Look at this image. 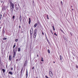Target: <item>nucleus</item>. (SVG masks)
<instances>
[{
  "mask_svg": "<svg viewBox=\"0 0 78 78\" xmlns=\"http://www.w3.org/2000/svg\"><path fill=\"white\" fill-rule=\"evenodd\" d=\"M9 59L10 61L11 60V55L9 56Z\"/></svg>",
  "mask_w": 78,
  "mask_h": 78,
  "instance_id": "10",
  "label": "nucleus"
},
{
  "mask_svg": "<svg viewBox=\"0 0 78 78\" xmlns=\"http://www.w3.org/2000/svg\"><path fill=\"white\" fill-rule=\"evenodd\" d=\"M47 19H49V18H48V17H47Z\"/></svg>",
  "mask_w": 78,
  "mask_h": 78,
  "instance_id": "39",
  "label": "nucleus"
},
{
  "mask_svg": "<svg viewBox=\"0 0 78 78\" xmlns=\"http://www.w3.org/2000/svg\"><path fill=\"white\" fill-rule=\"evenodd\" d=\"M14 4L12 3L10 4V11L11 12H12L13 10H14Z\"/></svg>",
  "mask_w": 78,
  "mask_h": 78,
  "instance_id": "1",
  "label": "nucleus"
},
{
  "mask_svg": "<svg viewBox=\"0 0 78 78\" xmlns=\"http://www.w3.org/2000/svg\"><path fill=\"white\" fill-rule=\"evenodd\" d=\"M51 33H52V34H53V32H52V31L51 30Z\"/></svg>",
  "mask_w": 78,
  "mask_h": 78,
  "instance_id": "36",
  "label": "nucleus"
},
{
  "mask_svg": "<svg viewBox=\"0 0 78 78\" xmlns=\"http://www.w3.org/2000/svg\"><path fill=\"white\" fill-rule=\"evenodd\" d=\"M33 29L31 28V30H30V34H33Z\"/></svg>",
  "mask_w": 78,
  "mask_h": 78,
  "instance_id": "3",
  "label": "nucleus"
},
{
  "mask_svg": "<svg viewBox=\"0 0 78 78\" xmlns=\"http://www.w3.org/2000/svg\"><path fill=\"white\" fill-rule=\"evenodd\" d=\"M49 74L50 76H53V74H52V72H51L49 71Z\"/></svg>",
  "mask_w": 78,
  "mask_h": 78,
  "instance_id": "4",
  "label": "nucleus"
},
{
  "mask_svg": "<svg viewBox=\"0 0 78 78\" xmlns=\"http://www.w3.org/2000/svg\"><path fill=\"white\" fill-rule=\"evenodd\" d=\"M6 39H7V38H5V37H4V38H3V40H6Z\"/></svg>",
  "mask_w": 78,
  "mask_h": 78,
  "instance_id": "19",
  "label": "nucleus"
},
{
  "mask_svg": "<svg viewBox=\"0 0 78 78\" xmlns=\"http://www.w3.org/2000/svg\"><path fill=\"white\" fill-rule=\"evenodd\" d=\"M2 9H6V6H4L3 7Z\"/></svg>",
  "mask_w": 78,
  "mask_h": 78,
  "instance_id": "15",
  "label": "nucleus"
},
{
  "mask_svg": "<svg viewBox=\"0 0 78 78\" xmlns=\"http://www.w3.org/2000/svg\"><path fill=\"white\" fill-rule=\"evenodd\" d=\"M53 63H55V62H53Z\"/></svg>",
  "mask_w": 78,
  "mask_h": 78,
  "instance_id": "41",
  "label": "nucleus"
},
{
  "mask_svg": "<svg viewBox=\"0 0 78 78\" xmlns=\"http://www.w3.org/2000/svg\"><path fill=\"white\" fill-rule=\"evenodd\" d=\"M11 70H13V68H11Z\"/></svg>",
  "mask_w": 78,
  "mask_h": 78,
  "instance_id": "31",
  "label": "nucleus"
},
{
  "mask_svg": "<svg viewBox=\"0 0 78 78\" xmlns=\"http://www.w3.org/2000/svg\"><path fill=\"white\" fill-rule=\"evenodd\" d=\"M26 76V78L28 77V71L27 70Z\"/></svg>",
  "mask_w": 78,
  "mask_h": 78,
  "instance_id": "6",
  "label": "nucleus"
},
{
  "mask_svg": "<svg viewBox=\"0 0 78 78\" xmlns=\"http://www.w3.org/2000/svg\"><path fill=\"white\" fill-rule=\"evenodd\" d=\"M76 68H78V66L77 65H76Z\"/></svg>",
  "mask_w": 78,
  "mask_h": 78,
  "instance_id": "29",
  "label": "nucleus"
},
{
  "mask_svg": "<svg viewBox=\"0 0 78 78\" xmlns=\"http://www.w3.org/2000/svg\"><path fill=\"white\" fill-rule=\"evenodd\" d=\"M60 30V31H61L62 32V33H64V32L63 31V30H62L61 29V30Z\"/></svg>",
  "mask_w": 78,
  "mask_h": 78,
  "instance_id": "24",
  "label": "nucleus"
},
{
  "mask_svg": "<svg viewBox=\"0 0 78 78\" xmlns=\"http://www.w3.org/2000/svg\"><path fill=\"white\" fill-rule=\"evenodd\" d=\"M13 57H14V56H16V51H14V53H13Z\"/></svg>",
  "mask_w": 78,
  "mask_h": 78,
  "instance_id": "12",
  "label": "nucleus"
},
{
  "mask_svg": "<svg viewBox=\"0 0 78 78\" xmlns=\"http://www.w3.org/2000/svg\"><path fill=\"white\" fill-rule=\"evenodd\" d=\"M37 23H35V24L34 25V28H36V26H37Z\"/></svg>",
  "mask_w": 78,
  "mask_h": 78,
  "instance_id": "9",
  "label": "nucleus"
},
{
  "mask_svg": "<svg viewBox=\"0 0 78 78\" xmlns=\"http://www.w3.org/2000/svg\"><path fill=\"white\" fill-rule=\"evenodd\" d=\"M72 10H73V9H72Z\"/></svg>",
  "mask_w": 78,
  "mask_h": 78,
  "instance_id": "44",
  "label": "nucleus"
},
{
  "mask_svg": "<svg viewBox=\"0 0 78 78\" xmlns=\"http://www.w3.org/2000/svg\"><path fill=\"white\" fill-rule=\"evenodd\" d=\"M16 47V45H13V48H15V47Z\"/></svg>",
  "mask_w": 78,
  "mask_h": 78,
  "instance_id": "23",
  "label": "nucleus"
},
{
  "mask_svg": "<svg viewBox=\"0 0 78 78\" xmlns=\"http://www.w3.org/2000/svg\"><path fill=\"white\" fill-rule=\"evenodd\" d=\"M37 57H38V56H39V55H37Z\"/></svg>",
  "mask_w": 78,
  "mask_h": 78,
  "instance_id": "38",
  "label": "nucleus"
},
{
  "mask_svg": "<svg viewBox=\"0 0 78 78\" xmlns=\"http://www.w3.org/2000/svg\"><path fill=\"white\" fill-rule=\"evenodd\" d=\"M14 17H15V16H13L12 19H14Z\"/></svg>",
  "mask_w": 78,
  "mask_h": 78,
  "instance_id": "26",
  "label": "nucleus"
},
{
  "mask_svg": "<svg viewBox=\"0 0 78 78\" xmlns=\"http://www.w3.org/2000/svg\"><path fill=\"white\" fill-rule=\"evenodd\" d=\"M18 61V59H16V62H17V61Z\"/></svg>",
  "mask_w": 78,
  "mask_h": 78,
  "instance_id": "33",
  "label": "nucleus"
},
{
  "mask_svg": "<svg viewBox=\"0 0 78 78\" xmlns=\"http://www.w3.org/2000/svg\"><path fill=\"white\" fill-rule=\"evenodd\" d=\"M3 2L2 1V2H1V3H2Z\"/></svg>",
  "mask_w": 78,
  "mask_h": 78,
  "instance_id": "46",
  "label": "nucleus"
},
{
  "mask_svg": "<svg viewBox=\"0 0 78 78\" xmlns=\"http://www.w3.org/2000/svg\"><path fill=\"white\" fill-rule=\"evenodd\" d=\"M16 11H18V8L16 9Z\"/></svg>",
  "mask_w": 78,
  "mask_h": 78,
  "instance_id": "35",
  "label": "nucleus"
},
{
  "mask_svg": "<svg viewBox=\"0 0 78 78\" xmlns=\"http://www.w3.org/2000/svg\"><path fill=\"white\" fill-rule=\"evenodd\" d=\"M52 27H53V30H54L55 31V27H54V26H53Z\"/></svg>",
  "mask_w": 78,
  "mask_h": 78,
  "instance_id": "20",
  "label": "nucleus"
},
{
  "mask_svg": "<svg viewBox=\"0 0 78 78\" xmlns=\"http://www.w3.org/2000/svg\"><path fill=\"white\" fill-rule=\"evenodd\" d=\"M34 67H33V68H32V69H34Z\"/></svg>",
  "mask_w": 78,
  "mask_h": 78,
  "instance_id": "37",
  "label": "nucleus"
},
{
  "mask_svg": "<svg viewBox=\"0 0 78 78\" xmlns=\"http://www.w3.org/2000/svg\"><path fill=\"white\" fill-rule=\"evenodd\" d=\"M42 34H43V35H44V32L42 33Z\"/></svg>",
  "mask_w": 78,
  "mask_h": 78,
  "instance_id": "30",
  "label": "nucleus"
},
{
  "mask_svg": "<svg viewBox=\"0 0 78 78\" xmlns=\"http://www.w3.org/2000/svg\"><path fill=\"white\" fill-rule=\"evenodd\" d=\"M2 71L3 72H4V73H5V69H2Z\"/></svg>",
  "mask_w": 78,
  "mask_h": 78,
  "instance_id": "16",
  "label": "nucleus"
},
{
  "mask_svg": "<svg viewBox=\"0 0 78 78\" xmlns=\"http://www.w3.org/2000/svg\"><path fill=\"white\" fill-rule=\"evenodd\" d=\"M71 7H72V6H71Z\"/></svg>",
  "mask_w": 78,
  "mask_h": 78,
  "instance_id": "48",
  "label": "nucleus"
},
{
  "mask_svg": "<svg viewBox=\"0 0 78 78\" xmlns=\"http://www.w3.org/2000/svg\"><path fill=\"white\" fill-rule=\"evenodd\" d=\"M45 76L46 78H49V77H47V76Z\"/></svg>",
  "mask_w": 78,
  "mask_h": 78,
  "instance_id": "27",
  "label": "nucleus"
},
{
  "mask_svg": "<svg viewBox=\"0 0 78 78\" xmlns=\"http://www.w3.org/2000/svg\"><path fill=\"white\" fill-rule=\"evenodd\" d=\"M54 35H56V36H57V34L56 33H54Z\"/></svg>",
  "mask_w": 78,
  "mask_h": 78,
  "instance_id": "25",
  "label": "nucleus"
},
{
  "mask_svg": "<svg viewBox=\"0 0 78 78\" xmlns=\"http://www.w3.org/2000/svg\"><path fill=\"white\" fill-rule=\"evenodd\" d=\"M29 24H30V23H31V18H29Z\"/></svg>",
  "mask_w": 78,
  "mask_h": 78,
  "instance_id": "8",
  "label": "nucleus"
},
{
  "mask_svg": "<svg viewBox=\"0 0 78 78\" xmlns=\"http://www.w3.org/2000/svg\"><path fill=\"white\" fill-rule=\"evenodd\" d=\"M71 35L72 36V34H71Z\"/></svg>",
  "mask_w": 78,
  "mask_h": 78,
  "instance_id": "47",
  "label": "nucleus"
},
{
  "mask_svg": "<svg viewBox=\"0 0 78 78\" xmlns=\"http://www.w3.org/2000/svg\"><path fill=\"white\" fill-rule=\"evenodd\" d=\"M21 17L22 16H20L19 18L20 22H22V19L21 18Z\"/></svg>",
  "mask_w": 78,
  "mask_h": 78,
  "instance_id": "7",
  "label": "nucleus"
},
{
  "mask_svg": "<svg viewBox=\"0 0 78 78\" xmlns=\"http://www.w3.org/2000/svg\"><path fill=\"white\" fill-rule=\"evenodd\" d=\"M47 17H48V15H47Z\"/></svg>",
  "mask_w": 78,
  "mask_h": 78,
  "instance_id": "45",
  "label": "nucleus"
},
{
  "mask_svg": "<svg viewBox=\"0 0 78 78\" xmlns=\"http://www.w3.org/2000/svg\"><path fill=\"white\" fill-rule=\"evenodd\" d=\"M5 30H2V34H5Z\"/></svg>",
  "mask_w": 78,
  "mask_h": 78,
  "instance_id": "18",
  "label": "nucleus"
},
{
  "mask_svg": "<svg viewBox=\"0 0 78 78\" xmlns=\"http://www.w3.org/2000/svg\"><path fill=\"white\" fill-rule=\"evenodd\" d=\"M41 61H42V62H43V61H44V60L42 59H41Z\"/></svg>",
  "mask_w": 78,
  "mask_h": 78,
  "instance_id": "28",
  "label": "nucleus"
},
{
  "mask_svg": "<svg viewBox=\"0 0 78 78\" xmlns=\"http://www.w3.org/2000/svg\"><path fill=\"white\" fill-rule=\"evenodd\" d=\"M61 4H62V2L61 1Z\"/></svg>",
  "mask_w": 78,
  "mask_h": 78,
  "instance_id": "34",
  "label": "nucleus"
},
{
  "mask_svg": "<svg viewBox=\"0 0 78 78\" xmlns=\"http://www.w3.org/2000/svg\"><path fill=\"white\" fill-rule=\"evenodd\" d=\"M9 74H10V75H12V72H11V71L9 72Z\"/></svg>",
  "mask_w": 78,
  "mask_h": 78,
  "instance_id": "17",
  "label": "nucleus"
},
{
  "mask_svg": "<svg viewBox=\"0 0 78 78\" xmlns=\"http://www.w3.org/2000/svg\"><path fill=\"white\" fill-rule=\"evenodd\" d=\"M18 51H20V48H18Z\"/></svg>",
  "mask_w": 78,
  "mask_h": 78,
  "instance_id": "13",
  "label": "nucleus"
},
{
  "mask_svg": "<svg viewBox=\"0 0 78 78\" xmlns=\"http://www.w3.org/2000/svg\"><path fill=\"white\" fill-rule=\"evenodd\" d=\"M27 61H26L24 63V66H27Z\"/></svg>",
  "mask_w": 78,
  "mask_h": 78,
  "instance_id": "5",
  "label": "nucleus"
},
{
  "mask_svg": "<svg viewBox=\"0 0 78 78\" xmlns=\"http://www.w3.org/2000/svg\"><path fill=\"white\" fill-rule=\"evenodd\" d=\"M1 27H0V29H1Z\"/></svg>",
  "mask_w": 78,
  "mask_h": 78,
  "instance_id": "42",
  "label": "nucleus"
},
{
  "mask_svg": "<svg viewBox=\"0 0 78 78\" xmlns=\"http://www.w3.org/2000/svg\"><path fill=\"white\" fill-rule=\"evenodd\" d=\"M48 53H50V50L49 49L48 50Z\"/></svg>",
  "mask_w": 78,
  "mask_h": 78,
  "instance_id": "21",
  "label": "nucleus"
},
{
  "mask_svg": "<svg viewBox=\"0 0 78 78\" xmlns=\"http://www.w3.org/2000/svg\"><path fill=\"white\" fill-rule=\"evenodd\" d=\"M41 59H43V58L42 57Z\"/></svg>",
  "mask_w": 78,
  "mask_h": 78,
  "instance_id": "40",
  "label": "nucleus"
},
{
  "mask_svg": "<svg viewBox=\"0 0 78 78\" xmlns=\"http://www.w3.org/2000/svg\"><path fill=\"white\" fill-rule=\"evenodd\" d=\"M2 15H0V20L2 19Z\"/></svg>",
  "mask_w": 78,
  "mask_h": 78,
  "instance_id": "14",
  "label": "nucleus"
},
{
  "mask_svg": "<svg viewBox=\"0 0 78 78\" xmlns=\"http://www.w3.org/2000/svg\"><path fill=\"white\" fill-rule=\"evenodd\" d=\"M21 27H20V26H19V28H20Z\"/></svg>",
  "mask_w": 78,
  "mask_h": 78,
  "instance_id": "32",
  "label": "nucleus"
},
{
  "mask_svg": "<svg viewBox=\"0 0 78 78\" xmlns=\"http://www.w3.org/2000/svg\"><path fill=\"white\" fill-rule=\"evenodd\" d=\"M36 78H38V77H36Z\"/></svg>",
  "mask_w": 78,
  "mask_h": 78,
  "instance_id": "43",
  "label": "nucleus"
},
{
  "mask_svg": "<svg viewBox=\"0 0 78 78\" xmlns=\"http://www.w3.org/2000/svg\"><path fill=\"white\" fill-rule=\"evenodd\" d=\"M15 41H16V42H17V41H18V39H16L15 40Z\"/></svg>",
  "mask_w": 78,
  "mask_h": 78,
  "instance_id": "22",
  "label": "nucleus"
},
{
  "mask_svg": "<svg viewBox=\"0 0 78 78\" xmlns=\"http://www.w3.org/2000/svg\"><path fill=\"white\" fill-rule=\"evenodd\" d=\"M34 32V37L35 38L36 37V35H37V30L36 29L35 30Z\"/></svg>",
  "mask_w": 78,
  "mask_h": 78,
  "instance_id": "2",
  "label": "nucleus"
},
{
  "mask_svg": "<svg viewBox=\"0 0 78 78\" xmlns=\"http://www.w3.org/2000/svg\"><path fill=\"white\" fill-rule=\"evenodd\" d=\"M60 60H61L62 59V56H61V55L60 56Z\"/></svg>",
  "mask_w": 78,
  "mask_h": 78,
  "instance_id": "11",
  "label": "nucleus"
}]
</instances>
